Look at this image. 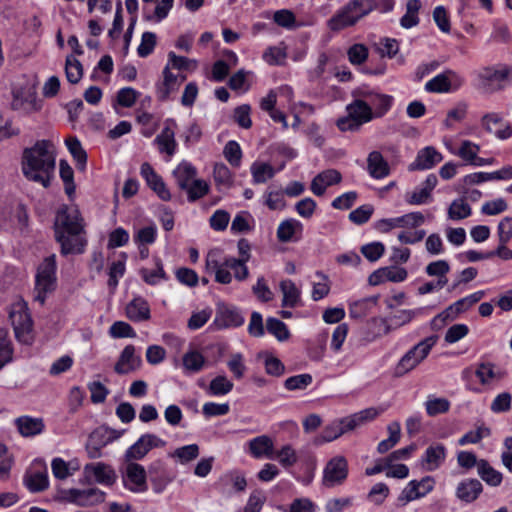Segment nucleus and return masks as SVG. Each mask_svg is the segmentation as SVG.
I'll use <instances>...</instances> for the list:
<instances>
[{
	"label": "nucleus",
	"mask_w": 512,
	"mask_h": 512,
	"mask_svg": "<svg viewBox=\"0 0 512 512\" xmlns=\"http://www.w3.org/2000/svg\"><path fill=\"white\" fill-rule=\"evenodd\" d=\"M280 290L283 294L282 306L293 308L298 305L300 302V290L292 280L286 279L281 281Z\"/></svg>",
	"instance_id": "58836bf2"
},
{
	"label": "nucleus",
	"mask_w": 512,
	"mask_h": 512,
	"mask_svg": "<svg viewBox=\"0 0 512 512\" xmlns=\"http://www.w3.org/2000/svg\"><path fill=\"white\" fill-rule=\"evenodd\" d=\"M408 276V272L403 267L389 266L374 271L369 276V283L373 286L379 285L386 281L398 283L404 281Z\"/></svg>",
	"instance_id": "f3484780"
},
{
	"label": "nucleus",
	"mask_w": 512,
	"mask_h": 512,
	"mask_svg": "<svg viewBox=\"0 0 512 512\" xmlns=\"http://www.w3.org/2000/svg\"><path fill=\"white\" fill-rule=\"evenodd\" d=\"M250 454L256 458L274 459V443L267 435H260L251 439L248 443Z\"/></svg>",
	"instance_id": "b1692460"
},
{
	"label": "nucleus",
	"mask_w": 512,
	"mask_h": 512,
	"mask_svg": "<svg viewBox=\"0 0 512 512\" xmlns=\"http://www.w3.org/2000/svg\"><path fill=\"white\" fill-rule=\"evenodd\" d=\"M233 387L234 384L225 375H218L211 380L207 391L213 396H223L230 393Z\"/></svg>",
	"instance_id": "09e8293b"
},
{
	"label": "nucleus",
	"mask_w": 512,
	"mask_h": 512,
	"mask_svg": "<svg viewBox=\"0 0 512 512\" xmlns=\"http://www.w3.org/2000/svg\"><path fill=\"white\" fill-rule=\"evenodd\" d=\"M387 430L389 432V437L385 440H382L377 446V451L381 454L386 453L392 449L400 440L401 427L398 422L390 423L387 427Z\"/></svg>",
	"instance_id": "49530a36"
},
{
	"label": "nucleus",
	"mask_w": 512,
	"mask_h": 512,
	"mask_svg": "<svg viewBox=\"0 0 512 512\" xmlns=\"http://www.w3.org/2000/svg\"><path fill=\"white\" fill-rule=\"evenodd\" d=\"M472 213L470 205L463 198L452 201L448 208V217L452 220H461L469 217Z\"/></svg>",
	"instance_id": "864d4df0"
},
{
	"label": "nucleus",
	"mask_w": 512,
	"mask_h": 512,
	"mask_svg": "<svg viewBox=\"0 0 512 512\" xmlns=\"http://www.w3.org/2000/svg\"><path fill=\"white\" fill-rule=\"evenodd\" d=\"M434 487V480L432 477L426 476L420 481L412 480L403 489L400 495V500L410 502L412 500L424 497Z\"/></svg>",
	"instance_id": "dca6fc26"
},
{
	"label": "nucleus",
	"mask_w": 512,
	"mask_h": 512,
	"mask_svg": "<svg viewBox=\"0 0 512 512\" xmlns=\"http://www.w3.org/2000/svg\"><path fill=\"white\" fill-rule=\"evenodd\" d=\"M139 273L142 279L149 285H156L161 280H166L167 278L162 262L159 259L155 260V268H142Z\"/></svg>",
	"instance_id": "de8ad7c7"
},
{
	"label": "nucleus",
	"mask_w": 512,
	"mask_h": 512,
	"mask_svg": "<svg viewBox=\"0 0 512 512\" xmlns=\"http://www.w3.org/2000/svg\"><path fill=\"white\" fill-rule=\"evenodd\" d=\"M376 6V0H350L327 21V26L331 31H340L353 26Z\"/></svg>",
	"instance_id": "20e7f679"
},
{
	"label": "nucleus",
	"mask_w": 512,
	"mask_h": 512,
	"mask_svg": "<svg viewBox=\"0 0 512 512\" xmlns=\"http://www.w3.org/2000/svg\"><path fill=\"white\" fill-rule=\"evenodd\" d=\"M446 449L442 444L429 446L424 454L423 462L429 471L437 469L445 460Z\"/></svg>",
	"instance_id": "e433bc0d"
},
{
	"label": "nucleus",
	"mask_w": 512,
	"mask_h": 512,
	"mask_svg": "<svg viewBox=\"0 0 512 512\" xmlns=\"http://www.w3.org/2000/svg\"><path fill=\"white\" fill-rule=\"evenodd\" d=\"M60 177L64 182L65 192L70 197L75 192L74 172L71 166L65 160H60L59 163Z\"/></svg>",
	"instance_id": "680f3d73"
},
{
	"label": "nucleus",
	"mask_w": 512,
	"mask_h": 512,
	"mask_svg": "<svg viewBox=\"0 0 512 512\" xmlns=\"http://www.w3.org/2000/svg\"><path fill=\"white\" fill-rule=\"evenodd\" d=\"M380 414L379 410L373 407L366 408L360 412L347 417V427L353 430L366 422L374 420Z\"/></svg>",
	"instance_id": "a18cd8bd"
},
{
	"label": "nucleus",
	"mask_w": 512,
	"mask_h": 512,
	"mask_svg": "<svg viewBox=\"0 0 512 512\" xmlns=\"http://www.w3.org/2000/svg\"><path fill=\"white\" fill-rule=\"evenodd\" d=\"M425 408L427 414L433 417L438 414L448 412L450 409V402L446 398H437L429 396L427 401L425 402Z\"/></svg>",
	"instance_id": "4d7b16f0"
},
{
	"label": "nucleus",
	"mask_w": 512,
	"mask_h": 512,
	"mask_svg": "<svg viewBox=\"0 0 512 512\" xmlns=\"http://www.w3.org/2000/svg\"><path fill=\"white\" fill-rule=\"evenodd\" d=\"M155 142L158 144L159 151L172 156L176 150L175 132L170 126L163 128L161 133L155 138Z\"/></svg>",
	"instance_id": "4c0bfd02"
},
{
	"label": "nucleus",
	"mask_w": 512,
	"mask_h": 512,
	"mask_svg": "<svg viewBox=\"0 0 512 512\" xmlns=\"http://www.w3.org/2000/svg\"><path fill=\"white\" fill-rule=\"evenodd\" d=\"M437 340V336H429L411 347L397 362L394 376L403 377L417 368L428 357Z\"/></svg>",
	"instance_id": "39448f33"
},
{
	"label": "nucleus",
	"mask_w": 512,
	"mask_h": 512,
	"mask_svg": "<svg viewBox=\"0 0 512 512\" xmlns=\"http://www.w3.org/2000/svg\"><path fill=\"white\" fill-rule=\"evenodd\" d=\"M470 307H472V304H470L468 298H461L455 303L451 304L437 316H435L432 320V326L434 328H439L443 326L447 321L456 319L459 314L467 311Z\"/></svg>",
	"instance_id": "aec40b11"
},
{
	"label": "nucleus",
	"mask_w": 512,
	"mask_h": 512,
	"mask_svg": "<svg viewBox=\"0 0 512 512\" xmlns=\"http://www.w3.org/2000/svg\"><path fill=\"white\" fill-rule=\"evenodd\" d=\"M177 186L185 190L197 178V169L189 162L182 161L173 171Z\"/></svg>",
	"instance_id": "473e14b6"
},
{
	"label": "nucleus",
	"mask_w": 512,
	"mask_h": 512,
	"mask_svg": "<svg viewBox=\"0 0 512 512\" xmlns=\"http://www.w3.org/2000/svg\"><path fill=\"white\" fill-rule=\"evenodd\" d=\"M353 430L352 428L347 427V417H344L339 420L333 421L331 424L327 425L320 437L317 439L318 443L331 442L344 433Z\"/></svg>",
	"instance_id": "f704fd0d"
},
{
	"label": "nucleus",
	"mask_w": 512,
	"mask_h": 512,
	"mask_svg": "<svg viewBox=\"0 0 512 512\" xmlns=\"http://www.w3.org/2000/svg\"><path fill=\"white\" fill-rule=\"evenodd\" d=\"M274 459H277L283 467L288 468L297 462L298 457L290 445H285L277 452L274 451Z\"/></svg>",
	"instance_id": "338daca9"
},
{
	"label": "nucleus",
	"mask_w": 512,
	"mask_h": 512,
	"mask_svg": "<svg viewBox=\"0 0 512 512\" xmlns=\"http://www.w3.org/2000/svg\"><path fill=\"white\" fill-rule=\"evenodd\" d=\"M206 270L215 274V281L218 283L229 284L232 281L229 267L224 265V260L222 262L219 261L215 253H209L207 255Z\"/></svg>",
	"instance_id": "c756f323"
},
{
	"label": "nucleus",
	"mask_w": 512,
	"mask_h": 512,
	"mask_svg": "<svg viewBox=\"0 0 512 512\" xmlns=\"http://www.w3.org/2000/svg\"><path fill=\"white\" fill-rule=\"evenodd\" d=\"M438 183L437 176L430 174L425 181L412 192L405 195V201L410 205H422L429 203L432 199L431 193Z\"/></svg>",
	"instance_id": "2eb2a0df"
},
{
	"label": "nucleus",
	"mask_w": 512,
	"mask_h": 512,
	"mask_svg": "<svg viewBox=\"0 0 512 512\" xmlns=\"http://www.w3.org/2000/svg\"><path fill=\"white\" fill-rule=\"evenodd\" d=\"M367 171L374 179H383L390 175V166L381 152L371 151L367 156Z\"/></svg>",
	"instance_id": "412c9836"
},
{
	"label": "nucleus",
	"mask_w": 512,
	"mask_h": 512,
	"mask_svg": "<svg viewBox=\"0 0 512 512\" xmlns=\"http://www.w3.org/2000/svg\"><path fill=\"white\" fill-rule=\"evenodd\" d=\"M379 296H370L353 302L349 307L351 318L359 319L366 316L377 305Z\"/></svg>",
	"instance_id": "a19ab883"
},
{
	"label": "nucleus",
	"mask_w": 512,
	"mask_h": 512,
	"mask_svg": "<svg viewBox=\"0 0 512 512\" xmlns=\"http://www.w3.org/2000/svg\"><path fill=\"white\" fill-rule=\"evenodd\" d=\"M313 378L310 374L304 373L287 378L284 387L289 391L304 390L311 385Z\"/></svg>",
	"instance_id": "0e129e2a"
},
{
	"label": "nucleus",
	"mask_w": 512,
	"mask_h": 512,
	"mask_svg": "<svg viewBox=\"0 0 512 512\" xmlns=\"http://www.w3.org/2000/svg\"><path fill=\"white\" fill-rule=\"evenodd\" d=\"M55 166L56 152L51 141L39 140L24 149L21 170L27 180L48 188L54 178Z\"/></svg>",
	"instance_id": "f257e3e1"
},
{
	"label": "nucleus",
	"mask_w": 512,
	"mask_h": 512,
	"mask_svg": "<svg viewBox=\"0 0 512 512\" xmlns=\"http://www.w3.org/2000/svg\"><path fill=\"white\" fill-rule=\"evenodd\" d=\"M478 475L490 486H499L502 482V474L495 470L486 460L481 459L477 463Z\"/></svg>",
	"instance_id": "ea45409f"
},
{
	"label": "nucleus",
	"mask_w": 512,
	"mask_h": 512,
	"mask_svg": "<svg viewBox=\"0 0 512 512\" xmlns=\"http://www.w3.org/2000/svg\"><path fill=\"white\" fill-rule=\"evenodd\" d=\"M178 75L170 71V66L167 64L163 70V81L157 86V96L161 101H166L171 93L179 89Z\"/></svg>",
	"instance_id": "2f4dec72"
},
{
	"label": "nucleus",
	"mask_w": 512,
	"mask_h": 512,
	"mask_svg": "<svg viewBox=\"0 0 512 512\" xmlns=\"http://www.w3.org/2000/svg\"><path fill=\"white\" fill-rule=\"evenodd\" d=\"M123 483L125 488L133 493H144L148 490L147 471L141 464L124 461Z\"/></svg>",
	"instance_id": "1a4fd4ad"
},
{
	"label": "nucleus",
	"mask_w": 512,
	"mask_h": 512,
	"mask_svg": "<svg viewBox=\"0 0 512 512\" xmlns=\"http://www.w3.org/2000/svg\"><path fill=\"white\" fill-rule=\"evenodd\" d=\"M13 348L6 329H0V369L12 360Z\"/></svg>",
	"instance_id": "052dcab7"
},
{
	"label": "nucleus",
	"mask_w": 512,
	"mask_h": 512,
	"mask_svg": "<svg viewBox=\"0 0 512 512\" xmlns=\"http://www.w3.org/2000/svg\"><path fill=\"white\" fill-rule=\"evenodd\" d=\"M66 145L69 152L76 160L78 168L83 169L87 162V154L82 148L80 141L76 137H70L66 140Z\"/></svg>",
	"instance_id": "13d9d810"
},
{
	"label": "nucleus",
	"mask_w": 512,
	"mask_h": 512,
	"mask_svg": "<svg viewBox=\"0 0 512 512\" xmlns=\"http://www.w3.org/2000/svg\"><path fill=\"white\" fill-rule=\"evenodd\" d=\"M476 86L484 93L503 91L512 85V64L497 63L480 68L476 72Z\"/></svg>",
	"instance_id": "7ed1b4c3"
},
{
	"label": "nucleus",
	"mask_w": 512,
	"mask_h": 512,
	"mask_svg": "<svg viewBox=\"0 0 512 512\" xmlns=\"http://www.w3.org/2000/svg\"><path fill=\"white\" fill-rule=\"evenodd\" d=\"M482 127L490 134H494L500 140L509 139L512 136V126L505 121L500 113L485 114L481 119Z\"/></svg>",
	"instance_id": "4468645a"
},
{
	"label": "nucleus",
	"mask_w": 512,
	"mask_h": 512,
	"mask_svg": "<svg viewBox=\"0 0 512 512\" xmlns=\"http://www.w3.org/2000/svg\"><path fill=\"white\" fill-rule=\"evenodd\" d=\"M56 286V256L46 257L39 265L36 275L35 300L44 304L46 295Z\"/></svg>",
	"instance_id": "423d86ee"
},
{
	"label": "nucleus",
	"mask_w": 512,
	"mask_h": 512,
	"mask_svg": "<svg viewBox=\"0 0 512 512\" xmlns=\"http://www.w3.org/2000/svg\"><path fill=\"white\" fill-rule=\"evenodd\" d=\"M475 375L482 385L490 384L494 379H501L502 374L495 370V365L490 362H483L477 366Z\"/></svg>",
	"instance_id": "8fccbe9b"
},
{
	"label": "nucleus",
	"mask_w": 512,
	"mask_h": 512,
	"mask_svg": "<svg viewBox=\"0 0 512 512\" xmlns=\"http://www.w3.org/2000/svg\"><path fill=\"white\" fill-rule=\"evenodd\" d=\"M364 101L373 112V117L383 116L391 107L392 97L373 92H366L361 94Z\"/></svg>",
	"instance_id": "393cba45"
},
{
	"label": "nucleus",
	"mask_w": 512,
	"mask_h": 512,
	"mask_svg": "<svg viewBox=\"0 0 512 512\" xmlns=\"http://www.w3.org/2000/svg\"><path fill=\"white\" fill-rule=\"evenodd\" d=\"M425 222V217L421 212H411L403 216L389 219H381L376 223V229L382 233H387L394 228H416Z\"/></svg>",
	"instance_id": "9b49d317"
},
{
	"label": "nucleus",
	"mask_w": 512,
	"mask_h": 512,
	"mask_svg": "<svg viewBox=\"0 0 512 512\" xmlns=\"http://www.w3.org/2000/svg\"><path fill=\"white\" fill-rule=\"evenodd\" d=\"M65 499L78 506L88 507L104 502L105 493L98 488L69 489L65 492Z\"/></svg>",
	"instance_id": "ddd939ff"
},
{
	"label": "nucleus",
	"mask_w": 512,
	"mask_h": 512,
	"mask_svg": "<svg viewBox=\"0 0 512 512\" xmlns=\"http://www.w3.org/2000/svg\"><path fill=\"white\" fill-rule=\"evenodd\" d=\"M166 441L153 433H146L131 445L124 454V461L137 462L145 458V456L154 448H163Z\"/></svg>",
	"instance_id": "6e6552de"
},
{
	"label": "nucleus",
	"mask_w": 512,
	"mask_h": 512,
	"mask_svg": "<svg viewBox=\"0 0 512 512\" xmlns=\"http://www.w3.org/2000/svg\"><path fill=\"white\" fill-rule=\"evenodd\" d=\"M282 190H267L265 193V204L270 210H283L286 207Z\"/></svg>",
	"instance_id": "69168bd1"
},
{
	"label": "nucleus",
	"mask_w": 512,
	"mask_h": 512,
	"mask_svg": "<svg viewBox=\"0 0 512 512\" xmlns=\"http://www.w3.org/2000/svg\"><path fill=\"white\" fill-rule=\"evenodd\" d=\"M348 476V463L345 457L335 456L330 459L323 471L322 483L327 488L341 485Z\"/></svg>",
	"instance_id": "9d476101"
},
{
	"label": "nucleus",
	"mask_w": 512,
	"mask_h": 512,
	"mask_svg": "<svg viewBox=\"0 0 512 512\" xmlns=\"http://www.w3.org/2000/svg\"><path fill=\"white\" fill-rule=\"evenodd\" d=\"M12 107L16 110H23L27 113L40 109L36 101L35 93L31 90H17L14 92Z\"/></svg>",
	"instance_id": "72a5a7b5"
},
{
	"label": "nucleus",
	"mask_w": 512,
	"mask_h": 512,
	"mask_svg": "<svg viewBox=\"0 0 512 512\" xmlns=\"http://www.w3.org/2000/svg\"><path fill=\"white\" fill-rule=\"evenodd\" d=\"M302 231V223L296 219L289 218L279 224L277 238L282 243L296 241L301 237Z\"/></svg>",
	"instance_id": "a878e982"
},
{
	"label": "nucleus",
	"mask_w": 512,
	"mask_h": 512,
	"mask_svg": "<svg viewBox=\"0 0 512 512\" xmlns=\"http://www.w3.org/2000/svg\"><path fill=\"white\" fill-rule=\"evenodd\" d=\"M266 328L267 331L279 341H286L290 337V332L286 324L277 318H268L266 320Z\"/></svg>",
	"instance_id": "6e6d98bb"
},
{
	"label": "nucleus",
	"mask_w": 512,
	"mask_h": 512,
	"mask_svg": "<svg viewBox=\"0 0 512 512\" xmlns=\"http://www.w3.org/2000/svg\"><path fill=\"white\" fill-rule=\"evenodd\" d=\"M15 425L18 432L23 437H32L42 433L44 430V422L42 418H34L31 416H21L15 419Z\"/></svg>",
	"instance_id": "7c9ffc66"
},
{
	"label": "nucleus",
	"mask_w": 512,
	"mask_h": 512,
	"mask_svg": "<svg viewBox=\"0 0 512 512\" xmlns=\"http://www.w3.org/2000/svg\"><path fill=\"white\" fill-rule=\"evenodd\" d=\"M342 176L335 169H327L317 174L311 182V191L316 196H322L326 189L341 182Z\"/></svg>",
	"instance_id": "6ab92c4d"
},
{
	"label": "nucleus",
	"mask_w": 512,
	"mask_h": 512,
	"mask_svg": "<svg viewBox=\"0 0 512 512\" xmlns=\"http://www.w3.org/2000/svg\"><path fill=\"white\" fill-rule=\"evenodd\" d=\"M483 490L481 482L477 479L461 481L456 489V496L463 502H474Z\"/></svg>",
	"instance_id": "cd10ccee"
},
{
	"label": "nucleus",
	"mask_w": 512,
	"mask_h": 512,
	"mask_svg": "<svg viewBox=\"0 0 512 512\" xmlns=\"http://www.w3.org/2000/svg\"><path fill=\"white\" fill-rule=\"evenodd\" d=\"M462 84V77L452 70H446L428 81L425 89L434 93H447L457 90Z\"/></svg>",
	"instance_id": "f8f14e48"
},
{
	"label": "nucleus",
	"mask_w": 512,
	"mask_h": 512,
	"mask_svg": "<svg viewBox=\"0 0 512 512\" xmlns=\"http://www.w3.org/2000/svg\"><path fill=\"white\" fill-rule=\"evenodd\" d=\"M141 365V358L135 355V347L127 345L115 364L114 370L118 374H128L138 369Z\"/></svg>",
	"instance_id": "4be33fe9"
},
{
	"label": "nucleus",
	"mask_w": 512,
	"mask_h": 512,
	"mask_svg": "<svg viewBox=\"0 0 512 512\" xmlns=\"http://www.w3.org/2000/svg\"><path fill=\"white\" fill-rule=\"evenodd\" d=\"M348 59L353 65H361L368 58V49L363 44H354L347 51Z\"/></svg>",
	"instance_id": "774afa93"
},
{
	"label": "nucleus",
	"mask_w": 512,
	"mask_h": 512,
	"mask_svg": "<svg viewBox=\"0 0 512 512\" xmlns=\"http://www.w3.org/2000/svg\"><path fill=\"white\" fill-rule=\"evenodd\" d=\"M479 151V145L469 140H464L462 141L460 148L458 150V156L461 157L467 163L475 166L477 160L479 159V157L477 156Z\"/></svg>",
	"instance_id": "bf43d9fd"
},
{
	"label": "nucleus",
	"mask_w": 512,
	"mask_h": 512,
	"mask_svg": "<svg viewBox=\"0 0 512 512\" xmlns=\"http://www.w3.org/2000/svg\"><path fill=\"white\" fill-rule=\"evenodd\" d=\"M209 189V184L205 180L196 179L184 191L187 193L188 201L195 202L207 195Z\"/></svg>",
	"instance_id": "5fc2aeb1"
},
{
	"label": "nucleus",
	"mask_w": 512,
	"mask_h": 512,
	"mask_svg": "<svg viewBox=\"0 0 512 512\" xmlns=\"http://www.w3.org/2000/svg\"><path fill=\"white\" fill-rule=\"evenodd\" d=\"M126 316L133 322L147 321L151 317L150 306L142 297H136L126 306Z\"/></svg>",
	"instance_id": "bb28decb"
},
{
	"label": "nucleus",
	"mask_w": 512,
	"mask_h": 512,
	"mask_svg": "<svg viewBox=\"0 0 512 512\" xmlns=\"http://www.w3.org/2000/svg\"><path fill=\"white\" fill-rule=\"evenodd\" d=\"M443 157L434 147L427 146L421 149L414 160L409 165L410 171L427 170L433 168L436 164L442 161Z\"/></svg>",
	"instance_id": "a211bd4d"
},
{
	"label": "nucleus",
	"mask_w": 512,
	"mask_h": 512,
	"mask_svg": "<svg viewBox=\"0 0 512 512\" xmlns=\"http://www.w3.org/2000/svg\"><path fill=\"white\" fill-rule=\"evenodd\" d=\"M86 476L94 475L96 481L105 485H112L116 480L115 471L104 463L87 464L84 467Z\"/></svg>",
	"instance_id": "c85d7f7f"
},
{
	"label": "nucleus",
	"mask_w": 512,
	"mask_h": 512,
	"mask_svg": "<svg viewBox=\"0 0 512 512\" xmlns=\"http://www.w3.org/2000/svg\"><path fill=\"white\" fill-rule=\"evenodd\" d=\"M199 455V446L190 444L177 448L171 456L177 458L182 464H186L196 459Z\"/></svg>",
	"instance_id": "e2e57ef3"
},
{
	"label": "nucleus",
	"mask_w": 512,
	"mask_h": 512,
	"mask_svg": "<svg viewBox=\"0 0 512 512\" xmlns=\"http://www.w3.org/2000/svg\"><path fill=\"white\" fill-rule=\"evenodd\" d=\"M183 367L188 373H197L205 365V357L198 351L192 350L183 355Z\"/></svg>",
	"instance_id": "c03bdc74"
},
{
	"label": "nucleus",
	"mask_w": 512,
	"mask_h": 512,
	"mask_svg": "<svg viewBox=\"0 0 512 512\" xmlns=\"http://www.w3.org/2000/svg\"><path fill=\"white\" fill-rule=\"evenodd\" d=\"M65 74L71 84H77L83 76V67L81 62L72 55L66 57Z\"/></svg>",
	"instance_id": "3c124183"
},
{
	"label": "nucleus",
	"mask_w": 512,
	"mask_h": 512,
	"mask_svg": "<svg viewBox=\"0 0 512 512\" xmlns=\"http://www.w3.org/2000/svg\"><path fill=\"white\" fill-rule=\"evenodd\" d=\"M9 316L16 339L22 344H31L33 340V322L27 304L23 301L15 302L11 307Z\"/></svg>",
	"instance_id": "0eeeda50"
},
{
	"label": "nucleus",
	"mask_w": 512,
	"mask_h": 512,
	"mask_svg": "<svg viewBox=\"0 0 512 512\" xmlns=\"http://www.w3.org/2000/svg\"><path fill=\"white\" fill-rule=\"evenodd\" d=\"M251 174L255 184L265 183L275 175L274 168L268 163L255 162L251 166Z\"/></svg>",
	"instance_id": "603ef678"
},
{
	"label": "nucleus",
	"mask_w": 512,
	"mask_h": 512,
	"mask_svg": "<svg viewBox=\"0 0 512 512\" xmlns=\"http://www.w3.org/2000/svg\"><path fill=\"white\" fill-rule=\"evenodd\" d=\"M25 484L31 492H40L48 487V475L46 469L31 472L25 477Z\"/></svg>",
	"instance_id": "37998d69"
},
{
	"label": "nucleus",
	"mask_w": 512,
	"mask_h": 512,
	"mask_svg": "<svg viewBox=\"0 0 512 512\" xmlns=\"http://www.w3.org/2000/svg\"><path fill=\"white\" fill-rule=\"evenodd\" d=\"M244 323V317L233 307L219 306L217 309L215 324L219 328L238 327Z\"/></svg>",
	"instance_id": "5701e85b"
},
{
	"label": "nucleus",
	"mask_w": 512,
	"mask_h": 512,
	"mask_svg": "<svg viewBox=\"0 0 512 512\" xmlns=\"http://www.w3.org/2000/svg\"><path fill=\"white\" fill-rule=\"evenodd\" d=\"M55 238L61 245V254H80L86 246L83 219L76 207L64 206L58 210L55 222Z\"/></svg>",
	"instance_id": "f03ea898"
},
{
	"label": "nucleus",
	"mask_w": 512,
	"mask_h": 512,
	"mask_svg": "<svg viewBox=\"0 0 512 512\" xmlns=\"http://www.w3.org/2000/svg\"><path fill=\"white\" fill-rule=\"evenodd\" d=\"M426 273L429 276L437 277V286L443 288L447 282V274L450 271V266L445 260H438L429 263L425 268Z\"/></svg>",
	"instance_id": "79ce46f5"
},
{
	"label": "nucleus",
	"mask_w": 512,
	"mask_h": 512,
	"mask_svg": "<svg viewBox=\"0 0 512 512\" xmlns=\"http://www.w3.org/2000/svg\"><path fill=\"white\" fill-rule=\"evenodd\" d=\"M346 111L353 118L360 121L362 125L373 119V112H371L362 95L347 105Z\"/></svg>",
	"instance_id": "c9c22d12"
}]
</instances>
